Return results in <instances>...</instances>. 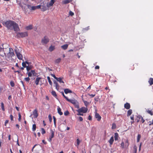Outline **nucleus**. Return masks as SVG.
I'll list each match as a JSON object with an SVG mask.
<instances>
[{
	"instance_id": "6e6d98bb",
	"label": "nucleus",
	"mask_w": 153,
	"mask_h": 153,
	"mask_svg": "<svg viewBox=\"0 0 153 153\" xmlns=\"http://www.w3.org/2000/svg\"><path fill=\"white\" fill-rule=\"evenodd\" d=\"M41 5H40L36 6V9H39L41 8Z\"/></svg>"
},
{
	"instance_id": "4c0bfd02",
	"label": "nucleus",
	"mask_w": 153,
	"mask_h": 153,
	"mask_svg": "<svg viewBox=\"0 0 153 153\" xmlns=\"http://www.w3.org/2000/svg\"><path fill=\"white\" fill-rule=\"evenodd\" d=\"M83 101L85 106H87L89 104V103L87 101L84 100H83Z\"/></svg>"
},
{
	"instance_id": "774afa93",
	"label": "nucleus",
	"mask_w": 153,
	"mask_h": 153,
	"mask_svg": "<svg viewBox=\"0 0 153 153\" xmlns=\"http://www.w3.org/2000/svg\"><path fill=\"white\" fill-rule=\"evenodd\" d=\"M88 119L89 120H92L91 117L90 115L89 116Z\"/></svg>"
},
{
	"instance_id": "20e7f679",
	"label": "nucleus",
	"mask_w": 153,
	"mask_h": 153,
	"mask_svg": "<svg viewBox=\"0 0 153 153\" xmlns=\"http://www.w3.org/2000/svg\"><path fill=\"white\" fill-rule=\"evenodd\" d=\"M50 39L47 36H45L42 39L41 42L43 45L47 44L49 41Z\"/></svg>"
},
{
	"instance_id": "7c9ffc66",
	"label": "nucleus",
	"mask_w": 153,
	"mask_h": 153,
	"mask_svg": "<svg viewBox=\"0 0 153 153\" xmlns=\"http://www.w3.org/2000/svg\"><path fill=\"white\" fill-rule=\"evenodd\" d=\"M134 151L133 152V153H136L137 152V147L135 145L134 146Z\"/></svg>"
},
{
	"instance_id": "a878e982",
	"label": "nucleus",
	"mask_w": 153,
	"mask_h": 153,
	"mask_svg": "<svg viewBox=\"0 0 153 153\" xmlns=\"http://www.w3.org/2000/svg\"><path fill=\"white\" fill-rule=\"evenodd\" d=\"M137 117L139 118V119H141V120L142 121V123H143L144 122L145 120L143 119V117H142L141 116L139 115L137 116Z\"/></svg>"
},
{
	"instance_id": "a19ab883",
	"label": "nucleus",
	"mask_w": 153,
	"mask_h": 153,
	"mask_svg": "<svg viewBox=\"0 0 153 153\" xmlns=\"http://www.w3.org/2000/svg\"><path fill=\"white\" fill-rule=\"evenodd\" d=\"M27 74L28 75V77H31L32 76V73L30 72H28V71L27 73Z\"/></svg>"
},
{
	"instance_id": "4468645a",
	"label": "nucleus",
	"mask_w": 153,
	"mask_h": 153,
	"mask_svg": "<svg viewBox=\"0 0 153 153\" xmlns=\"http://www.w3.org/2000/svg\"><path fill=\"white\" fill-rule=\"evenodd\" d=\"M53 83L55 85V87H56V88L58 90L59 89V86L58 84V83H57V82L54 80L53 81Z\"/></svg>"
},
{
	"instance_id": "f03ea898",
	"label": "nucleus",
	"mask_w": 153,
	"mask_h": 153,
	"mask_svg": "<svg viewBox=\"0 0 153 153\" xmlns=\"http://www.w3.org/2000/svg\"><path fill=\"white\" fill-rule=\"evenodd\" d=\"M72 104H73L75 106L76 108H79V106L78 102L75 99H69L68 101Z\"/></svg>"
},
{
	"instance_id": "473e14b6",
	"label": "nucleus",
	"mask_w": 153,
	"mask_h": 153,
	"mask_svg": "<svg viewBox=\"0 0 153 153\" xmlns=\"http://www.w3.org/2000/svg\"><path fill=\"white\" fill-rule=\"evenodd\" d=\"M36 125L35 124H33V126H32V131H34L36 130Z\"/></svg>"
},
{
	"instance_id": "cd10ccee",
	"label": "nucleus",
	"mask_w": 153,
	"mask_h": 153,
	"mask_svg": "<svg viewBox=\"0 0 153 153\" xmlns=\"http://www.w3.org/2000/svg\"><path fill=\"white\" fill-rule=\"evenodd\" d=\"M1 108L3 111H5V108L4 107V104L3 102H1Z\"/></svg>"
},
{
	"instance_id": "9d476101",
	"label": "nucleus",
	"mask_w": 153,
	"mask_h": 153,
	"mask_svg": "<svg viewBox=\"0 0 153 153\" xmlns=\"http://www.w3.org/2000/svg\"><path fill=\"white\" fill-rule=\"evenodd\" d=\"M95 117L97 119V120L98 121H100L101 118V116L99 115V114L96 112L95 114Z\"/></svg>"
},
{
	"instance_id": "c03bdc74",
	"label": "nucleus",
	"mask_w": 153,
	"mask_h": 153,
	"mask_svg": "<svg viewBox=\"0 0 153 153\" xmlns=\"http://www.w3.org/2000/svg\"><path fill=\"white\" fill-rule=\"evenodd\" d=\"M69 114V111H66L64 113V114L65 116H67Z\"/></svg>"
},
{
	"instance_id": "8fccbe9b",
	"label": "nucleus",
	"mask_w": 153,
	"mask_h": 153,
	"mask_svg": "<svg viewBox=\"0 0 153 153\" xmlns=\"http://www.w3.org/2000/svg\"><path fill=\"white\" fill-rule=\"evenodd\" d=\"M10 84L11 86L12 87H14L15 85L13 81H11L10 82Z\"/></svg>"
},
{
	"instance_id": "b1692460",
	"label": "nucleus",
	"mask_w": 153,
	"mask_h": 153,
	"mask_svg": "<svg viewBox=\"0 0 153 153\" xmlns=\"http://www.w3.org/2000/svg\"><path fill=\"white\" fill-rule=\"evenodd\" d=\"M132 111L131 109H129L127 111V116H128L130 115L132 113Z\"/></svg>"
},
{
	"instance_id": "4be33fe9",
	"label": "nucleus",
	"mask_w": 153,
	"mask_h": 153,
	"mask_svg": "<svg viewBox=\"0 0 153 153\" xmlns=\"http://www.w3.org/2000/svg\"><path fill=\"white\" fill-rule=\"evenodd\" d=\"M32 28H33V26H32V25H30L29 26H27L26 27V29L27 30H31V29H32Z\"/></svg>"
},
{
	"instance_id": "37998d69",
	"label": "nucleus",
	"mask_w": 153,
	"mask_h": 153,
	"mask_svg": "<svg viewBox=\"0 0 153 153\" xmlns=\"http://www.w3.org/2000/svg\"><path fill=\"white\" fill-rule=\"evenodd\" d=\"M48 118L50 122H51L52 121V118L51 115L49 114L48 116Z\"/></svg>"
},
{
	"instance_id": "052dcab7",
	"label": "nucleus",
	"mask_w": 153,
	"mask_h": 153,
	"mask_svg": "<svg viewBox=\"0 0 153 153\" xmlns=\"http://www.w3.org/2000/svg\"><path fill=\"white\" fill-rule=\"evenodd\" d=\"M10 117L11 120L13 121V116L12 114H11L10 116Z\"/></svg>"
},
{
	"instance_id": "0eeeda50",
	"label": "nucleus",
	"mask_w": 153,
	"mask_h": 153,
	"mask_svg": "<svg viewBox=\"0 0 153 153\" xmlns=\"http://www.w3.org/2000/svg\"><path fill=\"white\" fill-rule=\"evenodd\" d=\"M51 134L49 136V138L48 140V141L50 142H51L52 138H53L54 137V132L53 130H51Z\"/></svg>"
},
{
	"instance_id": "0e129e2a",
	"label": "nucleus",
	"mask_w": 153,
	"mask_h": 153,
	"mask_svg": "<svg viewBox=\"0 0 153 153\" xmlns=\"http://www.w3.org/2000/svg\"><path fill=\"white\" fill-rule=\"evenodd\" d=\"M81 112H78V113L77 114V115H81V116H83V114L81 113Z\"/></svg>"
},
{
	"instance_id": "69168bd1",
	"label": "nucleus",
	"mask_w": 153,
	"mask_h": 153,
	"mask_svg": "<svg viewBox=\"0 0 153 153\" xmlns=\"http://www.w3.org/2000/svg\"><path fill=\"white\" fill-rule=\"evenodd\" d=\"M9 122V120H6L5 121V124H4V125L5 126H6V124L7 123H8Z\"/></svg>"
},
{
	"instance_id": "c9c22d12",
	"label": "nucleus",
	"mask_w": 153,
	"mask_h": 153,
	"mask_svg": "<svg viewBox=\"0 0 153 153\" xmlns=\"http://www.w3.org/2000/svg\"><path fill=\"white\" fill-rule=\"evenodd\" d=\"M146 112L149 114L151 115L152 116L153 115V112H152L150 110H147L146 111Z\"/></svg>"
},
{
	"instance_id": "f8f14e48",
	"label": "nucleus",
	"mask_w": 153,
	"mask_h": 153,
	"mask_svg": "<svg viewBox=\"0 0 153 153\" xmlns=\"http://www.w3.org/2000/svg\"><path fill=\"white\" fill-rule=\"evenodd\" d=\"M64 91L66 94H67L69 93H72V91L68 88L65 89L64 90Z\"/></svg>"
},
{
	"instance_id": "338daca9",
	"label": "nucleus",
	"mask_w": 153,
	"mask_h": 153,
	"mask_svg": "<svg viewBox=\"0 0 153 153\" xmlns=\"http://www.w3.org/2000/svg\"><path fill=\"white\" fill-rule=\"evenodd\" d=\"M100 68V67L99 66H98V65H97V66H96L95 67V69H99Z\"/></svg>"
},
{
	"instance_id": "79ce46f5",
	"label": "nucleus",
	"mask_w": 153,
	"mask_h": 153,
	"mask_svg": "<svg viewBox=\"0 0 153 153\" xmlns=\"http://www.w3.org/2000/svg\"><path fill=\"white\" fill-rule=\"evenodd\" d=\"M76 141H77V145H76V146H77V147H78L79 145L80 144V141H79V139H77V140H76Z\"/></svg>"
},
{
	"instance_id": "c85d7f7f",
	"label": "nucleus",
	"mask_w": 153,
	"mask_h": 153,
	"mask_svg": "<svg viewBox=\"0 0 153 153\" xmlns=\"http://www.w3.org/2000/svg\"><path fill=\"white\" fill-rule=\"evenodd\" d=\"M47 79L48 80V81L49 83V84L51 85H52V81H51V79H50V77L49 76H47Z\"/></svg>"
},
{
	"instance_id": "ddd939ff",
	"label": "nucleus",
	"mask_w": 153,
	"mask_h": 153,
	"mask_svg": "<svg viewBox=\"0 0 153 153\" xmlns=\"http://www.w3.org/2000/svg\"><path fill=\"white\" fill-rule=\"evenodd\" d=\"M124 107L127 109H129L130 108V105L128 103H126L124 104Z\"/></svg>"
},
{
	"instance_id": "680f3d73",
	"label": "nucleus",
	"mask_w": 153,
	"mask_h": 153,
	"mask_svg": "<svg viewBox=\"0 0 153 153\" xmlns=\"http://www.w3.org/2000/svg\"><path fill=\"white\" fill-rule=\"evenodd\" d=\"M27 7L30 10H31L32 6L28 4V5H27Z\"/></svg>"
},
{
	"instance_id": "bf43d9fd",
	"label": "nucleus",
	"mask_w": 153,
	"mask_h": 153,
	"mask_svg": "<svg viewBox=\"0 0 153 153\" xmlns=\"http://www.w3.org/2000/svg\"><path fill=\"white\" fill-rule=\"evenodd\" d=\"M79 120L80 121H81L83 120V118H82L81 117H79Z\"/></svg>"
},
{
	"instance_id": "13d9d810",
	"label": "nucleus",
	"mask_w": 153,
	"mask_h": 153,
	"mask_svg": "<svg viewBox=\"0 0 153 153\" xmlns=\"http://www.w3.org/2000/svg\"><path fill=\"white\" fill-rule=\"evenodd\" d=\"M42 9L44 11L46 10H47V7H44L43 6V7L42 8Z\"/></svg>"
},
{
	"instance_id": "49530a36",
	"label": "nucleus",
	"mask_w": 153,
	"mask_h": 153,
	"mask_svg": "<svg viewBox=\"0 0 153 153\" xmlns=\"http://www.w3.org/2000/svg\"><path fill=\"white\" fill-rule=\"evenodd\" d=\"M112 129H115L116 128V126L115 124L113 123L112 125V126L111 127Z\"/></svg>"
},
{
	"instance_id": "393cba45",
	"label": "nucleus",
	"mask_w": 153,
	"mask_h": 153,
	"mask_svg": "<svg viewBox=\"0 0 153 153\" xmlns=\"http://www.w3.org/2000/svg\"><path fill=\"white\" fill-rule=\"evenodd\" d=\"M51 94H52L56 98L57 97V95L56 93V92L54 91H51Z\"/></svg>"
},
{
	"instance_id": "6e6552de",
	"label": "nucleus",
	"mask_w": 153,
	"mask_h": 153,
	"mask_svg": "<svg viewBox=\"0 0 153 153\" xmlns=\"http://www.w3.org/2000/svg\"><path fill=\"white\" fill-rule=\"evenodd\" d=\"M10 51L8 53L7 55V56L9 58L10 56L12 57L14 55V53L13 52V50L12 49L9 48Z\"/></svg>"
},
{
	"instance_id": "2eb2a0df",
	"label": "nucleus",
	"mask_w": 153,
	"mask_h": 153,
	"mask_svg": "<svg viewBox=\"0 0 153 153\" xmlns=\"http://www.w3.org/2000/svg\"><path fill=\"white\" fill-rule=\"evenodd\" d=\"M41 79V78L40 77H38L36 78L35 81V83L36 85H37L39 84V80Z\"/></svg>"
},
{
	"instance_id": "7ed1b4c3",
	"label": "nucleus",
	"mask_w": 153,
	"mask_h": 153,
	"mask_svg": "<svg viewBox=\"0 0 153 153\" xmlns=\"http://www.w3.org/2000/svg\"><path fill=\"white\" fill-rule=\"evenodd\" d=\"M28 34L27 32H18L16 33V36L17 38H23L27 36Z\"/></svg>"
},
{
	"instance_id": "39448f33",
	"label": "nucleus",
	"mask_w": 153,
	"mask_h": 153,
	"mask_svg": "<svg viewBox=\"0 0 153 153\" xmlns=\"http://www.w3.org/2000/svg\"><path fill=\"white\" fill-rule=\"evenodd\" d=\"M18 50L19 49L17 48H16L15 50V51L16 54L17 56L19 59L20 60H22V56L21 54L19 52H18Z\"/></svg>"
},
{
	"instance_id": "6ab92c4d",
	"label": "nucleus",
	"mask_w": 153,
	"mask_h": 153,
	"mask_svg": "<svg viewBox=\"0 0 153 153\" xmlns=\"http://www.w3.org/2000/svg\"><path fill=\"white\" fill-rule=\"evenodd\" d=\"M72 1V0H65L62 1V3L64 4H66Z\"/></svg>"
},
{
	"instance_id": "f3484780",
	"label": "nucleus",
	"mask_w": 153,
	"mask_h": 153,
	"mask_svg": "<svg viewBox=\"0 0 153 153\" xmlns=\"http://www.w3.org/2000/svg\"><path fill=\"white\" fill-rule=\"evenodd\" d=\"M119 135L116 132L114 134V139L115 140H117L118 139Z\"/></svg>"
},
{
	"instance_id": "de8ad7c7",
	"label": "nucleus",
	"mask_w": 153,
	"mask_h": 153,
	"mask_svg": "<svg viewBox=\"0 0 153 153\" xmlns=\"http://www.w3.org/2000/svg\"><path fill=\"white\" fill-rule=\"evenodd\" d=\"M121 146L122 148L124 149V143L123 142L121 144Z\"/></svg>"
},
{
	"instance_id": "4d7b16f0",
	"label": "nucleus",
	"mask_w": 153,
	"mask_h": 153,
	"mask_svg": "<svg viewBox=\"0 0 153 153\" xmlns=\"http://www.w3.org/2000/svg\"><path fill=\"white\" fill-rule=\"evenodd\" d=\"M88 95L90 96L91 97H94L95 95V94H89Z\"/></svg>"
},
{
	"instance_id": "09e8293b",
	"label": "nucleus",
	"mask_w": 153,
	"mask_h": 153,
	"mask_svg": "<svg viewBox=\"0 0 153 153\" xmlns=\"http://www.w3.org/2000/svg\"><path fill=\"white\" fill-rule=\"evenodd\" d=\"M36 6H32L31 10H36Z\"/></svg>"
},
{
	"instance_id": "603ef678",
	"label": "nucleus",
	"mask_w": 153,
	"mask_h": 153,
	"mask_svg": "<svg viewBox=\"0 0 153 153\" xmlns=\"http://www.w3.org/2000/svg\"><path fill=\"white\" fill-rule=\"evenodd\" d=\"M30 72L33 75H34L35 73V71L34 70H31Z\"/></svg>"
},
{
	"instance_id": "3c124183",
	"label": "nucleus",
	"mask_w": 153,
	"mask_h": 153,
	"mask_svg": "<svg viewBox=\"0 0 153 153\" xmlns=\"http://www.w3.org/2000/svg\"><path fill=\"white\" fill-rule=\"evenodd\" d=\"M51 75L55 79H56L57 78L56 77V76L54 74H51Z\"/></svg>"
},
{
	"instance_id": "f257e3e1",
	"label": "nucleus",
	"mask_w": 153,
	"mask_h": 153,
	"mask_svg": "<svg viewBox=\"0 0 153 153\" xmlns=\"http://www.w3.org/2000/svg\"><path fill=\"white\" fill-rule=\"evenodd\" d=\"M2 24L8 30H14L15 31H17L20 30L18 24L13 21L9 20L4 21L2 22Z\"/></svg>"
},
{
	"instance_id": "1a4fd4ad",
	"label": "nucleus",
	"mask_w": 153,
	"mask_h": 153,
	"mask_svg": "<svg viewBox=\"0 0 153 153\" xmlns=\"http://www.w3.org/2000/svg\"><path fill=\"white\" fill-rule=\"evenodd\" d=\"M55 1V0H51L50 2L47 3V7L48 8L52 6Z\"/></svg>"
},
{
	"instance_id": "e2e57ef3",
	"label": "nucleus",
	"mask_w": 153,
	"mask_h": 153,
	"mask_svg": "<svg viewBox=\"0 0 153 153\" xmlns=\"http://www.w3.org/2000/svg\"><path fill=\"white\" fill-rule=\"evenodd\" d=\"M99 100V98L98 97H95L94 98V100L96 101H98Z\"/></svg>"
},
{
	"instance_id": "e433bc0d",
	"label": "nucleus",
	"mask_w": 153,
	"mask_h": 153,
	"mask_svg": "<svg viewBox=\"0 0 153 153\" xmlns=\"http://www.w3.org/2000/svg\"><path fill=\"white\" fill-rule=\"evenodd\" d=\"M61 59L60 58H59L56 59L55 61V63H59L61 61Z\"/></svg>"
},
{
	"instance_id": "9b49d317",
	"label": "nucleus",
	"mask_w": 153,
	"mask_h": 153,
	"mask_svg": "<svg viewBox=\"0 0 153 153\" xmlns=\"http://www.w3.org/2000/svg\"><path fill=\"white\" fill-rule=\"evenodd\" d=\"M33 115L34 116V117L35 118H37L38 116L37 110V109H35L33 112Z\"/></svg>"
},
{
	"instance_id": "5701e85b",
	"label": "nucleus",
	"mask_w": 153,
	"mask_h": 153,
	"mask_svg": "<svg viewBox=\"0 0 153 153\" xmlns=\"http://www.w3.org/2000/svg\"><path fill=\"white\" fill-rule=\"evenodd\" d=\"M149 82L150 85H152L153 84V78H150L149 80Z\"/></svg>"
},
{
	"instance_id": "dca6fc26",
	"label": "nucleus",
	"mask_w": 153,
	"mask_h": 153,
	"mask_svg": "<svg viewBox=\"0 0 153 153\" xmlns=\"http://www.w3.org/2000/svg\"><path fill=\"white\" fill-rule=\"evenodd\" d=\"M114 141V138L113 136H112L110 138V139L108 141L110 145H112Z\"/></svg>"
},
{
	"instance_id": "423d86ee",
	"label": "nucleus",
	"mask_w": 153,
	"mask_h": 153,
	"mask_svg": "<svg viewBox=\"0 0 153 153\" xmlns=\"http://www.w3.org/2000/svg\"><path fill=\"white\" fill-rule=\"evenodd\" d=\"M87 110L88 109L87 108L83 107L76 110V111L78 112H82L85 113L87 112Z\"/></svg>"
},
{
	"instance_id": "aec40b11",
	"label": "nucleus",
	"mask_w": 153,
	"mask_h": 153,
	"mask_svg": "<svg viewBox=\"0 0 153 153\" xmlns=\"http://www.w3.org/2000/svg\"><path fill=\"white\" fill-rule=\"evenodd\" d=\"M58 112L60 115L63 114V113L61 111V109L59 107L57 108Z\"/></svg>"
},
{
	"instance_id": "bb28decb",
	"label": "nucleus",
	"mask_w": 153,
	"mask_h": 153,
	"mask_svg": "<svg viewBox=\"0 0 153 153\" xmlns=\"http://www.w3.org/2000/svg\"><path fill=\"white\" fill-rule=\"evenodd\" d=\"M55 49L54 47L51 45L50 47L49 50L50 51H53Z\"/></svg>"
},
{
	"instance_id": "58836bf2",
	"label": "nucleus",
	"mask_w": 153,
	"mask_h": 153,
	"mask_svg": "<svg viewBox=\"0 0 153 153\" xmlns=\"http://www.w3.org/2000/svg\"><path fill=\"white\" fill-rule=\"evenodd\" d=\"M24 80H25V81H26L27 82H29V81L30 80V78L29 77H27L25 78H24Z\"/></svg>"
},
{
	"instance_id": "412c9836",
	"label": "nucleus",
	"mask_w": 153,
	"mask_h": 153,
	"mask_svg": "<svg viewBox=\"0 0 153 153\" xmlns=\"http://www.w3.org/2000/svg\"><path fill=\"white\" fill-rule=\"evenodd\" d=\"M68 46V45L67 44H65L61 46V47L63 49L65 50L66 49Z\"/></svg>"
},
{
	"instance_id": "f704fd0d",
	"label": "nucleus",
	"mask_w": 153,
	"mask_h": 153,
	"mask_svg": "<svg viewBox=\"0 0 153 153\" xmlns=\"http://www.w3.org/2000/svg\"><path fill=\"white\" fill-rule=\"evenodd\" d=\"M41 133L42 134H43L45 133L46 131L44 128H41Z\"/></svg>"
},
{
	"instance_id": "ea45409f",
	"label": "nucleus",
	"mask_w": 153,
	"mask_h": 153,
	"mask_svg": "<svg viewBox=\"0 0 153 153\" xmlns=\"http://www.w3.org/2000/svg\"><path fill=\"white\" fill-rule=\"evenodd\" d=\"M23 61H24V60H22ZM22 65L23 67L24 68H26L27 66L26 65V63H25V62H23L22 63Z\"/></svg>"
},
{
	"instance_id": "864d4df0",
	"label": "nucleus",
	"mask_w": 153,
	"mask_h": 153,
	"mask_svg": "<svg viewBox=\"0 0 153 153\" xmlns=\"http://www.w3.org/2000/svg\"><path fill=\"white\" fill-rule=\"evenodd\" d=\"M74 13H73L71 11H70L69 12V15H70L72 16L73 15H74Z\"/></svg>"
},
{
	"instance_id": "c756f323",
	"label": "nucleus",
	"mask_w": 153,
	"mask_h": 153,
	"mask_svg": "<svg viewBox=\"0 0 153 153\" xmlns=\"http://www.w3.org/2000/svg\"><path fill=\"white\" fill-rule=\"evenodd\" d=\"M32 68V66L31 65L30 66H27L26 67V69L27 71L28 72Z\"/></svg>"
},
{
	"instance_id": "a18cd8bd",
	"label": "nucleus",
	"mask_w": 153,
	"mask_h": 153,
	"mask_svg": "<svg viewBox=\"0 0 153 153\" xmlns=\"http://www.w3.org/2000/svg\"><path fill=\"white\" fill-rule=\"evenodd\" d=\"M18 116H19L18 120L19 121L21 120V114L20 113H19L18 114Z\"/></svg>"
},
{
	"instance_id": "a211bd4d",
	"label": "nucleus",
	"mask_w": 153,
	"mask_h": 153,
	"mask_svg": "<svg viewBox=\"0 0 153 153\" xmlns=\"http://www.w3.org/2000/svg\"><path fill=\"white\" fill-rule=\"evenodd\" d=\"M62 78L61 77H57L56 79L60 83H64V82L62 80Z\"/></svg>"
},
{
	"instance_id": "5fc2aeb1",
	"label": "nucleus",
	"mask_w": 153,
	"mask_h": 153,
	"mask_svg": "<svg viewBox=\"0 0 153 153\" xmlns=\"http://www.w3.org/2000/svg\"><path fill=\"white\" fill-rule=\"evenodd\" d=\"M126 145H127V147H128L129 145V143H128V140H127L126 141Z\"/></svg>"
},
{
	"instance_id": "72a5a7b5",
	"label": "nucleus",
	"mask_w": 153,
	"mask_h": 153,
	"mask_svg": "<svg viewBox=\"0 0 153 153\" xmlns=\"http://www.w3.org/2000/svg\"><path fill=\"white\" fill-rule=\"evenodd\" d=\"M141 137V135L140 134H138L137 136V142H138L140 141V138Z\"/></svg>"
},
{
	"instance_id": "2f4dec72",
	"label": "nucleus",
	"mask_w": 153,
	"mask_h": 153,
	"mask_svg": "<svg viewBox=\"0 0 153 153\" xmlns=\"http://www.w3.org/2000/svg\"><path fill=\"white\" fill-rule=\"evenodd\" d=\"M61 93H62V96L64 97V98L65 99H66V100L68 101V100H69V99L68 98V97L65 96V95L64 94V92L63 91L61 92Z\"/></svg>"
}]
</instances>
